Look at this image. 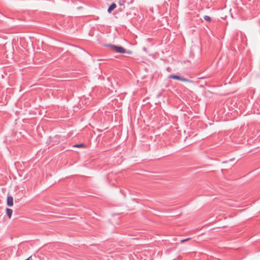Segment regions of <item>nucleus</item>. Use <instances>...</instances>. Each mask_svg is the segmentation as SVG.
I'll list each match as a JSON object with an SVG mask.
<instances>
[{
	"label": "nucleus",
	"mask_w": 260,
	"mask_h": 260,
	"mask_svg": "<svg viewBox=\"0 0 260 260\" xmlns=\"http://www.w3.org/2000/svg\"><path fill=\"white\" fill-rule=\"evenodd\" d=\"M6 213H7V214L8 216L9 217V218H11L12 215L13 210L11 209L7 208L6 209Z\"/></svg>",
	"instance_id": "39448f33"
},
{
	"label": "nucleus",
	"mask_w": 260,
	"mask_h": 260,
	"mask_svg": "<svg viewBox=\"0 0 260 260\" xmlns=\"http://www.w3.org/2000/svg\"><path fill=\"white\" fill-rule=\"evenodd\" d=\"M204 19L205 20H206L207 21H209V22H210L211 20V18H210V17L209 16H207V15L204 16Z\"/></svg>",
	"instance_id": "423d86ee"
},
{
	"label": "nucleus",
	"mask_w": 260,
	"mask_h": 260,
	"mask_svg": "<svg viewBox=\"0 0 260 260\" xmlns=\"http://www.w3.org/2000/svg\"><path fill=\"white\" fill-rule=\"evenodd\" d=\"M105 46L110 48L112 50L114 51L117 53H119L121 54L123 53H127L128 54H131L132 53V51L131 50H126L124 48L120 46H116L113 44H107Z\"/></svg>",
	"instance_id": "f257e3e1"
},
{
	"label": "nucleus",
	"mask_w": 260,
	"mask_h": 260,
	"mask_svg": "<svg viewBox=\"0 0 260 260\" xmlns=\"http://www.w3.org/2000/svg\"><path fill=\"white\" fill-rule=\"evenodd\" d=\"M7 204L8 206L11 207L13 205V199L11 196L7 197Z\"/></svg>",
	"instance_id": "7ed1b4c3"
},
{
	"label": "nucleus",
	"mask_w": 260,
	"mask_h": 260,
	"mask_svg": "<svg viewBox=\"0 0 260 260\" xmlns=\"http://www.w3.org/2000/svg\"><path fill=\"white\" fill-rule=\"evenodd\" d=\"M84 146V145L83 143H81L79 144H76V145H74V146L76 147H83Z\"/></svg>",
	"instance_id": "0eeeda50"
},
{
	"label": "nucleus",
	"mask_w": 260,
	"mask_h": 260,
	"mask_svg": "<svg viewBox=\"0 0 260 260\" xmlns=\"http://www.w3.org/2000/svg\"><path fill=\"white\" fill-rule=\"evenodd\" d=\"M168 78L169 79H175V80H180V81H184V82H189V83H192V81L188 79H186V78H185L183 77H180L179 76H178V75H173V74H171V75H170L168 77Z\"/></svg>",
	"instance_id": "f03ea898"
},
{
	"label": "nucleus",
	"mask_w": 260,
	"mask_h": 260,
	"mask_svg": "<svg viewBox=\"0 0 260 260\" xmlns=\"http://www.w3.org/2000/svg\"><path fill=\"white\" fill-rule=\"evenodd\" d=\"M189 239H190V238H188L185 239H182V240H181V242L182 243H183V242H185V241H187L189 240Z\"/></svg>",
	"instance_id": "6e6552de"
},
{
	"label": "nucleus",
	"mask_w": 260,
	"mask_h": 260,
	"mask_svg": "<svg viewBox=\"0 0 260 260\" xmlns=\"http://www.w3.org/2000/svg\"><path fill=\"white\" fill-rule=\"evenodd\" d=\"M116 5L115 3H112L109 7L108 9V12L110 13L115 8Z\"/></svg>",
	"instance_id": "20e7f679"
}]
</instances>
